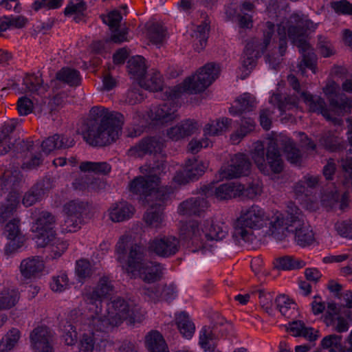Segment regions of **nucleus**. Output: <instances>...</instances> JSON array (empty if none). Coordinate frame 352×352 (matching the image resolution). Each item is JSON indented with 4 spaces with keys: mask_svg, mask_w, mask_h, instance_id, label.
<instances>
[{
    "mask_svg": "<svg viewBox=\"0 0 352 352\" xmlns=\"http://www.w3.org/2000/svg\"><path fill=\"white\" fill-rule=\"evenodd\" d=\"M165 161H158L151 166L144 165L140 168V172L145 176L134 178L129 184V190L134 195L140 196L141 199L149 201L151 198L158 199L164 194L160 187V176L166 173Z\"/></svg>",
    "mask_w": 352,
    "mask_h": 352,
    "instance_id": "nucleus-8",
    "label": "nucleus"
},
{
    "mask_svg": "<svg viewBox=\"0 0 352 352\" xmlns=\"http://www.w3.org/2000/svg\"><path fill=\"white\" fill-rule=\"evenodd\" d=\"M145 343L150 352H168L164 339L157 331H152L146 335Z\"/></svg>",
    "mask_w": 352,
    "mask_h": 352,
    "instance_id": "nucleus-38",
    "label": "nucleus"
},
{
    "mask_svg": "<svg viewBox=\"0 0 352 352\" xmlns=\"http://www.w3.org/2000/svg\"><path fill=\"white\" fill-rule=\"evenodd\" d=\"M58 80L69 86H78L81 81L80 72L73 68L63 67L56 74Z\"/></svg>",
    "mask_w": 352,
    "mask_h": 352,
    "instance_id": "nucleus-41",
    "label": "nucleus"
},
{
    "mask_svg": "<svg viewBox=\"0 0 352 352\" xmlns=\"http://www.w3.org/2000/svg\"><path fill=\"white\" fill-rule=\"evenodd\" d=\"M250 155L261 172L265 175L279 173L283 168L280 151L277 149L275 135L269 136L265 144L261 141L252 144Z\"/></svg>",
    "mask_w": 352,
    "mask_h": 352,
    "instance_id": "nucleus-11",
    "label": "nucleus"
},
{
    "mask_svg": "<svg viewBox=\"0 0 352 352\" xmlns=\"http://www.w3.org/2000/svg\"><path fill=\"white\" fill-rule=\"evenodd\" d=\"M45 194L42 184H36L23 196L22 203L25 207H29L38 201Z\"/></svg>",
    "mask_w": 352,
    "mask_h": 352,
    "instance_id": "nucleus-49",
    "label": "nucleus"
},
{
    "mask_svg": "<svg viewBox=\"0 0 352 352\" xmlns=\"http://www.w3.org/2000/svg\"><path fill=\"white\" fill-rule=\"evenodd\" d=\"M86 317L85 314H79L77 310H72L65 322L63 324L62 338L67 345H74L77 342L76 327H80V322L83 318Z\"/></svg>",
    "mask_w": 352,
    "mask_h": 352,
    "instance_id": "nucleus-21",
    "label": "nucleus"
},
{
    "mask_svg": "<svg viewBox=\"0 0 352 352\" xmlns=\"http://www.w3.org/2000/svg\"><path fill=\"white\" fill-rule=\"evenodd\" d=\"M292 23L295 25H290L287 29V34L293 43L296 45L302 54V60L298 63V67L302 75L305 74L306 68L309 69L314 74L316 72V56L307 41L305 35L306 30L316 28L313 22L305 16L298 14H294L290 17ZM277 34L279 36V52L280 56H283L287 48L286 37L287 27L284 23H280L277 28Z\"/></svg>",
    "mask_w": 352,
    "mask_h": 352,
    "instance_id": "nucleus-4",
    "label": "nucleus"
},
{
    "mask_svg": "<svg viewBox=\"0 0 352 352\" xmlns=\"http://www.w3.org/2000/svg\"><path fill=\"white\" fill-rule=\"evenodd\" d=\"M241 193L238 197H243L250 199H255L263 192V185L259 181H254L247 187L242 185Z\"/></svg>",
    "mask_w": 352,
    "mask_h": 352,
    "instance_id": "nucleus-53",
    "label": "nucleus"
},
{
    "mask_svg": "<svg viewBox=\"0 0 352 352\" xmlns=\"http://www.w3.org/2000/svg\"><path fill=\"white\" fill-rule=\"evenodd\" d=\"M209 25L206 22H202L193 30L192 37L194 38V47L197 52L202 50L206 45Z\"/></svg>",
    "mask_w": 352,
    "mask_h": 352,
    "instance_id": "nucleus-42",
    "label": "nucleus"
},
{
    "mask_svg": "<svg viewBox=\"0 0 352 352\" xmlns=\"http://www.w3.org/2000/svg\"><path fill=\"white\" fill-rule=\"evenodd\" d=\"M167 197L168 195H165L156 199L157 203L152 204L145 212L143 219L149 228L158 230L164 226V214L163 212V204Z\"/></svg>",
    "mask_w": 352,
    "mask_h": 352,
    "instance_id": "nucleus-22",
    "label": "nucleus"
},
{
    "mask_svg": "<svg viewBox=\"0 0 352 352\" xmlns=\"http://www.w3.org/2000/svg\"><path fill=\"white\" fill-rule=\"evenodd\" d=\"M275 303L277 309L279 310L280 314L287 318L290 317V311L292 307L294 305V303L289 297L285 294H281L276 298Z\"/></svg>",
    "mask_w": 352,
    "mask_h": 352,
    "instance_id": "nucleus-58",
    "label": "nucleus"
},
{
    "mask_svg": "<svg viewBox=\"0 0 352 352\" xmlns=\"http://www.w3.org/2000/svg\"><path fill=\"white\" fill-rule=\"evenodd\" d=\"M263 38H252L246 45L241 57V67L245 72H250L256 65V59L264 52L275 36V25L267 21L263 30Z\"/></svg>",
    "mask_w": 352,
    "mask_h": 352,
    "instance_id": "nucleus-13",
    "label": "nucleus"
},
{
    "mask_svg": "<svg viewBox=\"0 0 352 352\" xmlns=\"http://www.w3.org/2000/svg\"><path fill=\"white\" fill-rule=\"evenodd\" d=\"M274 265L282 270H292L303 267L305 263L291 256H284L276 259Z\"/></svg>",
    "mask_w": 352,
    "mask_h": 352,
    "instance_id": "nucleus-47",
    "label": "nucleus"
},
{
    "mask_svg": "<svg viewBox=\"0 0 352 352\" xmlns=\"http://www.w3.org/2000/svg\"><path fill=\"white\" fill-rule=\"evenodd\" d=\"M300 96L309 108V111L322 114L326 120L333 122L335 124H341L340 119L331 116L330 111L327 108L325 102L321 97L314 96L307 91H302Z\"/></svg>",
    "mask_w": 352,
    "mask_h": 352,
    "instance_id": "nucleus-24",
    "label": "nucleus"
},
{
    "mask_svg": "<svg viewBox=\"0 0 352 352\" xmlns=\"http://www.w3.org/2000/svg\"><path fill=\"white\" fill-rule=\"evenodd\" d=\"M114 292V287L111 281L107 276H102L100 278L97 285L94 288L93 291L87 294L85 296V301L87 305V311L86 315L92 317L101 318L102 319H107L108 316L107 310L109 305L115 300L121 299L125 303H133L135 307H138L140 311L142 314V320L144 318L145 311L140 306L135 304L133 300H126L124 298L118 297L111 300L107 305V309L103 311L102 309V300L111 295Z\"/></svg>",
    "mask_w": 352,
    "mask_h": 352,
    "instance_id": "nucleus-12",
    "label": "nucleus"
},
{
    "mask_svg": "<svg viewBox=\"0 0 352 352\" xmlns=\"http://www.w3.org/2000/svg\"><path fill=\"white\" fill-rule=\"evenodd\" d=\"M96 267H94L91 263L86 259H80L76 263V274L79 281H83L87 278L90 277L95 272Z\"/></svg>",
    "mask_w": 352,
    "mask_h": 352,
    "instance_id": "nucleus-51",
    "label": "nucleus"
},
{
    "mask_svg": "<svg viewBox=\"0 0 352 352\" xmlns=\"http://www.w3.org/2000/svg\"><path fill=\"white\" fill-rule=\"evenodd\" d=\"M147 36L152 43L161 44L165 38L166 30L157 23H151L147 26Z\"/></svg>",
    "mask_w": 352,
    "mask_h": 352,
    "instance_id": "nucleus-48",
    "label": "nucleus"
},
{
    "mask_svg": "<svg viewBox=\"0 0 352 352\" xmlns=\"http://www.w3.org/2000/svg\"><path fill=\"white\" fill-rule=\"evenodd\" d=\"M133 303H125L121 299L111 302L108 307L107 319L86 315L79 327L78 349L79 352H94L95 347L104 348L108 333L124 320L130 324L142 321V314Z\"/></svg>",
    "mask_w": 352,
    "mask_h": 352,
    "instance_id": "nucleus-1",
    "label": "nucleus"
},
{
    "mask_svg": "<svg viewBox=\"0 0 352 352\" xmlns=\"http://www.w3.org/2000/svg\"><path fill=\"white\" fill-rule=\"evenodd\" d=\"M270 231L274 237L284 234L285 230L295 232V241L301 247L314 242V234L310 226L305 223L304 215L292 202L288 203L285 214L276 211L270 221Z\"/></svg>",
    "mask_w": 352,
    "mask_h": 352,
    "instance_id": "nucleus-5",
    "label": "nucleus"
},
{
    "mask_svg": "<svg viewBox=\"0 0 352 352\" xmlns=\"http://www.w3.org/2000/svg\"><path fill=\"white\" fill-rule=\"evenodd\" d=\"M145 255L142 245H131L124 269L131 277L139 278L147 283L160 280L163 276L164 267L157 262L145 259Z\"/></svg>",
    "mask_w": 352,
    "mask_h": 352,
    "instance_id": "nucleus-10",
    "label": "nucleus"
},
{
    "mask_svg": "<svg viewBox=\"0 0 352 352\" xmlns=\"http://www.w3.org/2000/svg\"><path fill=\"white\" fill-rule=\"evenodd\" d=\"M228 232L227 225L217 219H208L201 222L189 221L180 230V236L188 245L194 247L193 252L208 250V242L224 239Z\"/></svg>",
    "mask_w": 352,
    "mask_h": 352,
    "instance_id": "nucleus-6",
    "label": "nucleus"
},
{
    "mask_svg": "<svg viewBox=\"0 0 352 352\" xmlns=\"http://www.w3.org/2000/svg\"><path fill=\"white\" fill-rule=\"evenodd\" d=\"M102 21L107 24L111 30L118 29L122 19L120 11L114 10L106 15L101 16Z\"/></svg>",
    "mask_w": 352,
    "mask_h": 352,
    "instance_id": "nucleus-61",
    "label": "nucleus"
},
{
    "mask_svg": "<svg viewBox=\"0 0 352 352\" xmlns=\"http://www.w3.org/2000/svg\"><path fill=\"white\" fill-rule=\"evenodd\" d=\"M19 294L15 289H4L0 292V310L9 309L17 303Z\"/></svg>",
    "mask_w": 352,
    "mask_h": 352,
    "instance_id": "nucleus-45",
    "label": "nucleus"
},
{
    "mask_svg": "<svg viewBox=\"0 0 352 352\" xmlns=\"http://www.w3.org/2000/svg\"><path fill=\"white\" fill-rule=\"evenodd\" d=\"M19 122L12 119L5 122L0 128V155L6 154L10 149V134L14 131Z\"/></svg>",
    "mask_w": 352,
    "mask_h": 352,
    "instance_id": "nucleus-32",
    "label": "nucleus"
},
{
    "mask_svg": "<svg viewBox=\"0 0 352 352\" xmlns=\"http://www.w3.org/2000/svg\"><path fill=\"white\" fill-rule=\"evenodd\" d=\"M44 262L40 256H32L23 259L20 264V272L25 278L36 276L44 269Z\"/></svg>",
    "mask_w": 352,
    "mask_h": 352,
    "instance_id": "nucleus-28",
    "label": "nucleus"
},
{
    "mask_svg": "<svg viewBox=\"0 0 352 352\" xmlns=\"http://www.w3.org/2000/svg\"><path fill=\"white\" fill-rule=\"evenodd\" d=\"M23 85L26 90L32 94L42 95L47 91V87L43 85L41 77L34 74L26 76L23 79Z\"/></svg>",
    "mask_w": 352,
    "mask_h": 352,
    "instance_id": "nucleus-46",
    "label": "nucleus"
},
{
    "mask_svg": "<svg viewBox=\"0 0 352 352\" xmlns=\"http://www.w3.org/2000/svg\"><path fill=\"white\" fill-rule=\"evenodd\" d=\"M326 324L328 327H332L338 333L347 331L350 327V324L346 317L340 314L332 319L327 318Z\"/></svg>",
    "mask_w": 352,
    "mask_h": 352,
    "instance_id": "nucleus-56",
    "label": "nucleus"
},
{
    "mask_svg": "<svg viewBox=\"0 0 352 352\" xmlns=\"http://www.w3.org/2000/svg\"><path fill=\"white\" fill-rule=\"evenodd\" d=\"M34 221L32 223L31 231L34 234V239L38 247L46 248L50 253L49 256L56 259L62 256L68 247L67 241L56 237L54 226L56 219L50 212L36 210L32 213Z\"/></svg>",
    "mask_w": 352,
    "mask_h": 352,
    "instance_id": "nucleus-7",
    "label": "nucleus"
},
{
    "mask_svg": "<svg viewBox=\"0 0 352 352\" xmlns=\"http://www.w3.org/2000/svg\"><path fill=\"white\" fill-rule=\"evenodd\" d=\"M87 6L83 0H71L65 8L64 13L67 16H72L78 23L85 16Z\"/></svg>",
    "mask_w": 352,
    "mask_h": 352,
    "instance_id": "nucleus-39",
    "label": "nucleus"
},
{
    "mask_svg": "<svg viewBox=\"0 0 352 352\" xmlns=\"http://www.w3.org/2000/svg\"><path fill=\"white\" fill-rule=\"evenodd\" d=\"M199 343L205 351H214L216 346L214 339L206 328H203L200 331Z\"/></svg>",
    "mask_w": 352,
    "mask_h": 352,
    "instance_id": "nucleus-60",
    "label": "nucleus"
},
{
    "mask_svg": "<svg viewBox=\"0 0 352 352\" xmlns=\"http://www.w3.org/2000/svg\"><path fill=\"white\" fill-rule=\"evenodd\" d=\"M127 67L131 78L138 83L146 74L145 59L141 56L131 58L127 62Z\"/></svg>",
    "mask_w": 352,
    "mask_h": 352,
    "instance_id": "nucleus-37",
    "label": "nucleus"
},
{
    "mask_svg": "<svg viewBox=\"0 0 352 352\" xmlns=\"http://www.w3.org/2000/svg\"><path fill=\"white\" fill-rule=\"evenodd\" d=\"M138 85L151 91H161L163 88V79L160 73L152 69L146 76L142 78Z\"/></svg>",
    "mask_w": 352,
    "mask_h": 352,
    "instance_id": "nucleus-36",
    "label": "nucleus"
},
{
    "mask_svg": "<svg viewBox=\"0 0 352 352\" xmlns=\"http://www.w3.org/2000/svg\"><path fill=\"white\" fill-rule=\"evenodd\" d=\"M208 163L197 158L190 159L186 161L184 169L177 171L173 177V181L177 184H185L190 181L199 179L208 168Z\"/></svg>",
    "mask_w": 352,
    "mask_h": 352,
    "instance_id": "nucleus-14",
    "label": "nucleus"
},
{
    "mask_svg": "<svg viewBox=\"0 0 352 352\" xmlns=\"http://www.w3.org/2000/svg\"><path fill=\"white\" fill-rule=\"evenodd\" d=\"M254 6L250 2H245L240 6L231 4L226 8L227 17L236 21L241 28H252L253 26V14Z\"/></svg>",
    "mask_w": 352,
    "mask_h": 352,
    "instance_id": "nucleus-15",
    "label": "nucleus"
},
{
    "mask_svg": "<svg viewBox=\"0 0 352 352\" xmlns=\"http://www.w3.org/2000/svg\"><path fill=\"white\" fill-rule=\"evenodd\" d=\"M269 102L277 107L281 116L287 111L296 110L298 104V100L296 96H288L285 97L284 100H283L280 94H275L270 97Z\"/></svg>",
    "mask_w": 352,
    "mask_h": 352,
    "instance_id": "nucleus-34",
    "label": "nucleus"
},
{
    "mask_svg": "<svg viewBox=\"0 0 352 352\" xmlns=\"http://www.w3.org/2000/svg\"><path fill=\"white\" fill-rule=\"evenodd\" d=\"M161 284L150 285L142 289L143 294L154 302L162 301Z\"/></svg>",
    "mask_w": 352,
    "mask_h": 352,
    "instance_id": "nucleus-64",
    "label": "nucleus"
},
{
    "mask_svg": "<svg viewBox=\"0 0 352 352\" xmlns=\"http://www.w3.org/2000/svg\"><path fill=\"white\" fill-rule=\"evenodd\" d=\"M69 286V280L65 272H60L56 276H54L50 283V288L56 292H63Z\"/></svg>",
    "mask_w": 352,
    "mask_h": 352,
    "instance_id": "nucleus-55",
    "label": "nucleus"
},
{
    "mask_svg": "<svg viewBox=\"0 0 352 352\" xmlns=\"http://www.w3.org/2000/svg\"><path fill=\"white\" fill-rule=\"evenodd\" d=\"M242 189V184L238 182H229L220 184L214 188L212 187L210 190L216 199L224 200L238 197Z\"/></svg>",
    "mask_w": 352,
    "mask_h": 352,
    "instance_id": "nucleus-30",
    "label": "nucleus"
},
{
    "mask_svg": "<svg viewBox=\"0 0 352 352\" xmlns=\"http://www.w3.org/2000/svg\"><path fill=\"white\" fill-rule=\"evenodd\" d=\"M236 105L229 109V112L232 116H236L243 112L254 110L256 107V98L250 94L245 93L240 96L235 101Z\"/></svg>",
    "mask_w": 352,
    "mask_h": 352,
    "instance_id": "nucleus-33",
    "label": "nucleus"
},
{
    "mask_svg": "<svg viewBox=\"0 0 352 352\" xmlns=\"http://www.w3.org/2000/svg\"><path fill=\"white\" fill-rule=\"evenodd\" d=\"M176 321L179 332L183 337L190 339L195 333V327L189 316L185 312H182L177 315Z\"/></svg>",
    "mask_w": 352,
    "mask_h": 352,
    "instance_id": "nucleus-43",
    "label": "nucleus"
},
{
    "mask_svg": "<svg viewBox=\"0 0 352 352\" xmlns=\"http://www.w3.org/2000/svg\"><path fill=\"white\" fill-rule=\"evenodd\" d=\"M251 164L247 156L243 153L235 154L230 160V164L220 170L222 178L232 179L248 175Z\"/></svg>",
    "mask_w": 352,
    "mask_h": 352,
    "instance_id": "nucleus-18",
    "label": "nucleus"
},
{
    "mask_svg": "<svg viewBox=\"0 0 352 352\" xmlns=\"http://www.w3.org/2000/svg\"><path fill=\"white\" fill-rule=\"evenodd\" d=\"M276 142H277V149L279 146L283 148V151L286 155L287 160L292 164H297L300 162L301 154L298 148H297L292 139L285 135H275Z\"/></svg>",
    "mask_w": 352,
    "mask_h": 352,
    "instance_id": "nucleus-29",
    "label": "nucleus"
},
{
    "mask_svg": "<svg viewBox=\"0 0 352 352\" xmlns=\"http://www.w3.org/2000/svg\"><path fill=\"white\" fill-rule=\"evenodd\" d=\"M164 142L155 137H147L142 139L129 151V156L142 157L147 154L160 153L164 148Z\"/></svg>",
    "mask_w": 352,
    "mask_h": 352,
    "instance_id": "nucleus-20",
    "label": "nucleus"
},
{
    "mask_svg": "<svg viewBox=\"0 0 352 352\" xmlns=\"http://www.w3.org/2000/svg\"><path fill=\"white\" fill-rule=\"evenodd\" d=\"M269 221V214L260 206L243 207L232 223L233 237L239 241L252 242L255 238L254 230L263 228Z\"/></svg>",
    "mask_w": 352,
    "mask_h": 352,
    "instance_id": "nucleus-9",
    "label": "nucleus"
},
{
    "mask_svg": "<svg viewBox=\"0 0 352 352\" xmlns=\"http://www.w3.org/2000/svg\"><path fill=\"white\" fill-rule=\"evenodd\" d=\"M83 172H91L96 174H107L111 171V166L105 162H83L80 165Z\"/></svg>",
    "mask_w": 352,
    "mask_h": 352,
    "instance_id": "nucleus-50",
    "label": "nucleus"
},
{
    "mask_svg": "<svg viewBox=\"0 0 352 352\" xmlns=\"http://www.w3.org/2000/svg\"><path fill=\"white\" fill-rule=\"evenodd\" d=\"M255 122L254 120L243 118L241 120L240 127L235 132L231 134L230 140L232 144H236L250 132L254 129Z\"/></svg>",
    "mask_w": 352,
    "mask_h": 352,
    "instance_id": "nucleus-44",
    "label": "nucleus"
},
{
    "mask_svg": "<svg viewBox=\"0 0 352 352\" xmlns=\"http://www.w3.org/2000/svg\"><path fill=\"white\" fill-rule=\"evenodd\" d=\"M19 338V331L16 329H11L7 335L2 338L0 342V352H7L11 350L17 343Z\"/></svg>",
    "mask_w": 352,
    "mask_h": 352,
    "instance_id": "nucleus-54",
    "label": "nucleus"
},
{
    "mask_svg": "<svg viewBox=\"0 0 352 352\" xmlns=\"http://www.w3.org/2000/svg\"><path fill=\"white\" fill-rule=\"evenodd\" d=\"M63 4V0H35L32 3V8L34 11L41 9L54 10L60 8Z\"/></svg>",
    "mask_w": 352,
    "mask_h": 352,
    "instance_id": "nucleus-63",
    "label": "nucleus"
},
{
    "mask_svg": "<svg viewBox=\"0 0 352 352\" xmlns=\"http://www.w3.org/2000/svg\"><path fill=\"white\" fill-rule=\"evenodd\" d=\"M20 196L16 192H11L4 204L0 207V223L10 217L19 204Z\"/></svg>",
    "mask_w": 352,
    "mask_h": 352,
    "instance_id": "nucleus-40",
    "label": "nucleus"
},
{
    "mask_svg": "<svg viewBox=\"0 0 352 352\" xmlns=\"http://www.w3.org/2000/svg\"><path fill=\"white\" fill-rule=\"evenodd\" d=\"M32 349L34 352H54V333L47 327H38L30 334Z\"/></svg>",
    "mask_w": 352,
    "mask_h": 352,
    "instance_id": "nucleus-17",
    "label": "nucleus"
},
{
    "mask_svg": "<svg viewBox=\"0 0 352 352\" xmlns=\"http://www.w3.org/2000/svg\"><path fill=\"white\" fill-rule=\"evenodd\" d=\"M294 192L296 199L302 203L310 199L309 197L311 195V191L307 188L306 183L303 182L302 178L294 185Z\"/></svg>",
    "mask_w": 352,
    "mask_h": 352,
    "instance_id": "nucleus-62",
    "label": "nucleus"
},
{
    "mask_svg": "<svg viewBox=\"0 0 352 352\" xmlns=\"http://www.w3.org/2000/svg\"><path fill=\"white\" fill-rule=\"evenodd\" d=\"M131 241V237L129 235H123L121 236L117 243L116 252L118 254L117 259L122 263V267L126 265V261L127 257L125 258V252L126 248L129 245Z\"/></svg>",
    "mask_w": 352,
    "mask_h": 352,
    "instance_id": "nucleus-57",
    "label": "nucleus"
},
{
    "mask_svg": "<svg viewBox=\"0 0 352 352\" xmlns=\"http://www.w3.org/2000/svg\"><path fill=\"white\" fill-rule=\"evenodd\" d=\"M339 89L338 85L333 80H329L323 87V92L329 100L330 105L339 112V115L342 116L349 113L352 107V99L345 98H341L340 101L333 98Z\"/></svg>",
    "mask_w": 352,
    "mask_h": 352,
    "instance_id": "nucleus-23",
    "label": "nucleus"
},
{
    "mask_svg": "<svg viewBox=\"0 0 352 352\" xmlns=\"http://www.w3.org/2000/svg\"><path fill=\"white\" fill-rule=\"evenodd\" d=\"M220 67L214 63H208L199 69L197 74L186 78L184 82L174 88H168V101L153 107L148 113L151 120L157 124H164L177 118L178 105L175 99L184 92L197 94L204 91L219 76Z\"/></svg>",
    "mask_w": 352,
    "mask_h": 352,
    "instance_id": "nucleus-2",
    "label": "nucleus"
},
{
    "mask_svg": "<svg viewBox=\"0 0 352 352\" xmlns=\"http://www.w3.org/2000/svg\"><path fill=\"white\" fill-rule=\"evenodd\" d=\"M199 127L197 121L186 119L167 129L166 135L173 141H178L194 134L199 129Z\"/></svg>",
    "mask_w": 352,
    "mask_h": 352,
    "instance_id": "nucleus-25",
    "label": "nucleus"
},
{
    "mask_svg": "<svg viewBox=\"0 0 352 352\" xmlns=\"http://www.w3.org/2000/svg\"><path fill=\"white\" fill-rule=\"evenodd\" d=\"M86 207L87 204L85 202L80 200H72L64 205L63 212L65 215L82 217Z\"/></svg>",
    "mask_w": 352,
    "mask_h": 352,
    "instance_id": "nucleus-52",
    "label": "nucleus"
},
{
    "mask_svg": "<svg viewBox=\"0 0 352 352\" xmlns=\"http://www.w3.org/2000/svg\"><path fill=\"white\" fill-rule=\"evenodd\" d=\"M230 124L231 120L228 118L212 120L205 125L204 136L210 138V137L220 135L228 130Z\"/></svg>",
    "mask_w": 352,
    "mask_h": 352,
    "instance_id": "nucleus-35",
    "label": "nucleus"
},
{
    "mask_svg": "<svg viewBox=\"0 0 352 352\" xmlns=\"http://www.w3.org/2000/svg\"><path fill=\"white\" fill-rule=\"evenodd\" d=\"M208 207V203L204 197H191L181 203L178 212L182 215H200Z\"/></svg>",
    "mask_w": 352,
    "mask_h": 352,
    "instance_id": "nucleus-27",
    "label": "nucleus"
},
{
    "mask_svg": "<svg viewBox=\"0 0 352 352\" xmlns=\"http://www.w3.org/2000/svg\"><path fill=\"white\" fill-rule=\"evenodd\" d=\"M82 222V217L66 215L64 223L61 225L62 231L64 232H76L80 228Z\"/></svg>",
    "mask_w": 352,
    "mask_h": 352,
    "instance_id": "nucleus-59",
    "label": "nucleus"
},
{
    "mask_svg": "<svg viewBox=\"0 0 352 352\" xmlns=\"http://www.w3.org/2000/svg\"><path fill=\"white\" fill-rule=\"evenodd\" d=\"M135 209L125 201L113 203L108 209V216L113 222H122L132 218Z\"/></svg>",
    "mask_w": 352,
    "mask_h": 352,
    "instance_id": "nucleus-26",
    "label": "nucleus"
},
{
    "mask_svg": "<svg viewBox=\"0 0 352 352\" xmlns=\"http://www.w3.org/2000/svg\"><path fill=\"white\" fill-rule=\"evenodd\" d=\"M4 234L9 241L5 247V252L8 255L16 252L25 241V236L21 231L20 221L18 219H13L7 223Z\"/></svg>",
    "mask_w": 352,
    "mask_h": 352,
    "instance_id": "nucleus-19",
    "label": "nucleus"
},
{
    "mask_svg": "<svg viewBox=\"0 0 352 352\" xmlns=\"http://www.w3.org/2000/svg\"><path fill=\"white\" fill-rule=\"evenodd\" d=\"M123 116L103 106H94L84 121V140L90 145L103 146L116 141L121 133Z\"/></svg>",
    "mask_w": 352,
    "mask_h": 352,
    "instance_id": "nucleus-3",
    "label": "nucleus"
},
{
    "mask_svg": "<svg viewBox=\"0 0 352 352\" xmlns=\"http://www.w3.org/2000/svg\"><path fill=\"white\" fill-rule=\"evenodd\" d=\"M72 138L55 134L45 139L41 144L43 151L49 154L55 149L69 148L74 145Z\"/></svg>",
    "mask_w": 352,
    "mask_h": 352,
    "instance_id": "nucleus-31",
    "label": "nucleus"
},
{
    "mask_svg": "<svg viewBox=\"0 0 352 352\" xmlns=\"http://www.w3.org/2000/svg\"><path fill=\"white\" fill-rule=\"evenodd\" d=\"M148 248L158 256L168 258L179 251V241L173 236H157L149 241Z\"/></svg>",
    "mask_w": 352,
    "mask_h": 352,
    "instance_id": "nucleus-16",
    "label": "nucleus"
}]
</instances>
